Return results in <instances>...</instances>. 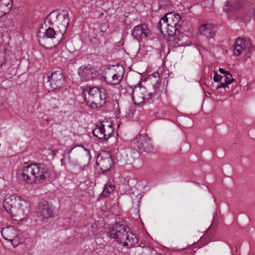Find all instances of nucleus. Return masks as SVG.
Wrapping results in <instances>:
<instances>
[{"instance_id": "f257e3e1", "label": "nucleus", "mask_w": 255, "mask_h": 255, "mask_svg": "<svg viewBox=\"0 0 255 255\" xmlns=\"http://www.w3.org/2000/svg\"><path fill=\"white\" fill-rule=\"evenodd\" d=\"M30 203L15 193L7 194L3 200V208L13 220L21 221L30 212Z\"/></svg>"}, {"instance_id": "f03ea898", "label": "nucleus", "mask_w": 255, "mask_h": 255, "mask_svg": "<svg viewBox=\"0 0 255 255\" xmlns=\"http://www.w3.org/2000/svg\"><path fill=\"white\" fill-rule=\"evenodd\" d=\"M47 174V169L40 164L27 165L23 167L21 170L23 180L31 185L43 182Z\"/></svg>"}, {"instance_id": "7ed1b4c3", "label": "nucleus", "mask_w": 255, "mask_h": 255, "mask_svg": "<svg viewBox=\"0 0 255 255\" xmlns=\"http://www.w3.org/2000/svg\"><path fill=\"white\" fill-rule=\"evenodd\" d=\"M83 95L87 105L93 109L100 108L106 102V93L102 87H87L83 90Z\"/></svg>"}, {"instance_id": "20e7f679", "label": "nucleus", "mask_w": 255, "mask_h": 255, "mask_svg": "<svg viewBox=\"0 0 255 255\" xmlns=\"http://www.w3.org/2000/svg\"><path fill=\"white\" fill-rule=\"evenodd\" d=\"M110 237L123 246L131 247L136 242V239L131 233L126 231L123 225L116 224L110 229Z\"/></svg>"}, {"instance_id": "39448f33", "label": "nucleus", "mask_w": 255, "mask_h": 255, "mask_svg": "<svg viewBox=\"0 0 255 255\" xmlns=\"http://www.w3.org/2000/svg\"><path fill=\"white\" fill-rule=\"evenodd\" d=\"M63 34L58 31H56L53 28L49 27L43 31L41 30L37 34L38 41L39 44L45 48L55 47L60 42Z\"/></svg>"}, {"instance_id": "423d86ee", "label": "nucleus", "mask_w": 255, "mask_h": 255, "mask_svg": "<svg viewBox=\"0 0 255 255\" xmlns=\"http://www.w3.org/2000/svg\"><path fill=\"white\" fill-rule=\"evenodd\" d=\"M46 21L53 27L59 29L58 32L62 34L66 31L70 22L68 13L67 11H53L47 16Z\"/></svg>"}, {"instance_id": "0eeeda50", "label": "nucleus", "mask_w": 255, "mask_h": 255, "mask_svg": "<svg viewBox=\"0 0 255 255\" xmlns=\"http://www.w3.org/2000/svg\"><path fill=\"white\" fill-rule=\"evenodd\" d=\"M114 131L111 122L104 121L97 124L93 130V135L101 140H106L110 137Z\"/></svg>"}, {"instance_id": "6e6552de", "label": "nucleus", "mask_w": 255, "mask_h": 255, "mask_svg": "<svg viewBox=\"0 0 255 255\" xmlns=\"http://www.w3.org/2000/svg\"><path fill=\"white\" fill-rule=\"evenodd\" d=\"M47 81L50 83V86L53 89H59L62 87L65 82V79L62 71L60 70L47 74Z\"/></svg>"}, {"instance_id": "1a4fd4ad", "label": "nucleus", "mask_w": 255, "mask_h": 255, "mask_svg": "<svg viewBox=\"0 0 255 255\" xmlns=\"http://www.w3.org/2000/svg\"><path fill=\"white\" fill-rule=\"evenodd\" d=\"M233 51L235 56L243 55L249 57L248 55L251 52V48L250 44L243 39L238 38L234 44Z\"/></svg>"}, {"instance_id": "9d476101", "label": "nucleus", "mask_w": 255, "mask_h": 255, "mask_svg": "<svg viewBox=\"0 0 255 255\" xmlns=\"http://www.w3.org/2000/svg\"><path fill=\"white\" fill-rule=\"evenodd\" d=\"M78 74L82 81H87L93 80L97 75L96 70L90 64L80 67Z\"/></svg>"}, {"instance_id": "9b49d317", "label": "nucleus", "mask_w": 255, "mask_h": 255, "mask_svg": "<svg viewBox=\"0 0 255 255\" xmlns=\"http://www.w3.org/2000/svg\"><path fill=\"white\" fill-rule=\"evenodd\" d=\"M96 164L103 171H108L113 164L111 154L108 152L100 154L97 158Z\"/></svg>"}, {"instance_id": "f8f14e48", "label": "nucleus", "mask_w": 255, "mask_h": 255, "mask_svg": "<svg viewBox=\"0 0 255 255\" xmlns=\"http://www.w3.org/2000/svg\"><path fill=\"white\" fill-rule=\"evenodd\" d=\"M20 231L17 230L13 227H8L3 228L1 233L3 238L6 241L11 243L12 245H17Z\"/></svg>"}, {"instance_id": "ddd939ff", "label": "nucleus", "mask_w": 255, "mask_h": 255, "mask_svg": "<svg viewBox=\"0 0 255 255\" xmlns=\"http://www.w3.org/2000/svg\"><path fill=\"white\" fill-rule=\"evenodd\" d=\"M37 212L43 219L52 218L54 217V208L48 202L43 201L39 204Z\"/></svg>"}, {"instance_id": "4468645a", "label": "nucleus", "mask_w": 255, "mask_h": 255, "mask_svg": "<svg viewBox=\"0 0 255 255\" xmlns=\"http://www.w3.org/2000/svg\"><path fill=\"white\" fill-rule=\"evenodd\" d=\"M136 139L137 147L140 150L150 152L153 150V146L146 134H140L137 136Z\"/></svg>"}, {"instance_id": "2eb2a0df", "label": "nucleus", "mask_w": 255, "mask_h": 255, "mask_svg": "<svg viewBox=\"0 0 255 255\" xmlns=\"http://www.w3.org/2000/svg\"><path fill=\"white\" fill-rule=\"evenodd\" d=\"M132 35L135 39L138 40L146 38L149 34V30L146 26L139 24L134 27L132 32Z\"/></svg>"}, {"instance_id": "dca6fc26", "label": "nucleus", "mask_w": 255, "mask_h": 255, "mask_svg": "<svg viewBox=\"0 0 255 255\" xmlns=\"http://www.w3.org/2000/svg\"><path fill=\"white\" fill-rule=\"evenodd\" d=\"M199 31L201 35L207 38L212 37L215 33L214 26L208 23L202 24L199 28Z\"/></svg>"}, {"instance_id": "f3484780", "label": "nucleus", "mask_w": 255, "mask_h": 255, "mask_svg": "<svg viewBox=\"0 0 255 255\" xmlns=\"http://www.w3.org/2000/svg\"><path fill=\"white\" fill-rule=\"evenodd\" d=\"M12 7V0H0V17L9 13Z\"/></svg>"}, {"instance_id": "a211bd4d", "label": "nucleus", "mask_w": 255, "mask_h": 255, "mask_svg": "<svg viewBox=\"0 0 255 255\" xmlns=\"http://www.w3.org/2000/svg\"><path fill=\"white\" fill-rule=\"evenodd\" d=\"M152 97V94L151 93H149L144 96L143 95L142 93L135 94L134 91H133L132 93L133 100H135L138 104H142L146 101L148 103L150 102V99Z\"/></svg>"}, {"instance_id": "6ab92c4d", "label": "nucleus", "mask_w": 255, "mask_h": 255, "mask_svg": "<svg viewBox=\"0 0 255 255\" xmlns=\"http://www.w3.org/2000/svg\"><path fill=\"white\" fill-rule=\"evenodd\" d=\"M166 18H168V22L170 24L177 26L181 19V17L179 14L169 13L165 15Z\"/></svg>"}, {"instance_id": "aec40b11", "label": "nucleus", "mask_w": 255, "mask_h": 255, "mask_svg": "<svg viewBox=\"0 0 255 255\" xmlns=\"http://www.w3.org/2000/svg\"><path fill=\"white\" fill-rule=\"evenodd\" d=\"M169 24H170L168 22V18H166L165 15L160 19L157 24L158 29L162 35H165L166 30Z\"/></svg>"}, {"instance_id": "412c9836", "label": "nucleus", "mask_w": 255, "mask_h": 255, "mask_svg": "<svg viewBox=\"0 0 255 255\" xmlns=\"http://www.w3.org/2000/svg\"><path fill=\"white\" fill-rule=\"evenodd\" d=\"M123 73L124 69L122 67H120L119 71H118L117 73H113L112 75V81L109 82V83L112 85L118 84L123 78Z\"/></svg>"}, {"instance_id": "4be33fe9", "label": "nucleus", "mask_w": 255, "mask_h": 255, "mask_svg": "<svg viewBox=\"0 0 255 255\" xmlns=\"http://www.w3.org/2000/svg\"><path fill=\"white\" fill-rule=\"evenodd\" d=\"M219 71L220 73L224 74L223 78H225L224 81L227 82V84H231L235 80L233 78L232 74L228 71L223 68H220Z\"/></svg>"}, {"instance_id": "5701e85b", "label": "nucleus", "mask_w": 255, "mask_h": 255, "mask_svg": "<svg viewBox=\"0 0 255 255\" xmlns=\"http://www.w3.org/2000/svg\"><path fill=\"white\" fill-rule=\"evenodd\" d=\"M136 194L134 192L131 193V198H132V203L135 206L138 207L140 202V200L143 196V194L141 193L136 192Z\"/></svg>"}, {"instance_id": "b1692460", "label": "nucleus", "mask_w": 255, "mask_h": 255, "mask_svg": "<svg viewBox=\"0 0 255 255\" xmlns=\"http://www.w3.org/2000/svg\"><path fill=\"white\" fill-rule=\"evenodd\" d=\"M177 27L171 24H169L167 26V29L164 36H172L176 32Z\"/></svg>"}, {"instance_id": "393cba45", "label": "nucleus", "mask_w": 255, "mask_h": 255, "mask_svg": "<svg viewBox=\"0 0 255 255\" xmlns=\"http://www.w3.org/2000/svg\"><path fill=\"white\" fill-rule=\"evenodd\" d=\"M240 3L237 0H231L228 1L226 7L229 6L231 9L236 10L240 7Z\"/></svg>"}, {"instance_id": "a878e982", "label": "nucleus", "mask_w": 255, "mask_h": 255, "mask_svg": "<svg viewBox=\"0 0 255 255\" xmlns=\"http://www.w3.org/2000/svg\"><path fill=\"white\" fill-rule=\"evenodd\" d=\"M115 190V186L113 185L111 183H107L105 185L104 189H103L104 192L105 191H110V190H112L114 191Z\"/></svg>"}, {"instance_id": "bb28decb", "label": "nucleus", "mask_w": 255, "mask_h": 255, "mask_svg": "<svg viewBox=\"0 0 255 255\" xmlns=\"http://www.w3.org/2000/svg\"><path fill=\"white\" fill-rule=\"evenodd\" d=\"M74 147H72L71 149L69 150H66L65 151L64 154V157L62 159V161L63 160H66L67 159L68 161L69 162L70 160V153H71V151L74 149Z\"/></svg>"}, {"instance_id": "cd10ccee", "label": "nucleus", "mask_w": 255, "mask_h": 255, "mask_svg": "<svg viewBox=\"0 0 255 255\" xmlns=\"http://www.w3.org/2000/svg\"><path fill=\"white\" fill-rule=\"evenodd\" d=\"M214 76L213 77V80L215 82H219L222 80V79L223 78V76H221L220 75H219L217 72L214 70Z\"/></svg>"}, {"instance_id": "c85d7f7f", "label": "nucleus", "mask_w": 255, "mask_h": 255, "mask_svg": "<svg viewBox=\"0 0 255 255\" xmlns=\"http://www.w3.org/2000/svg\"><path fill=\"white\" fill-rule=\"evenodd\" d=\"M229 84H227V82H224L220 83L219 85L217 86V89L221 88H225L227 87Z\"/></svg>"}, {"instance_id": "c756f323", "label": "nucleus", "mask_w": 255, "mask_h": 255, "mask_svg": "<svg viewBox=\"0 0 255 255\" xmlns=\"http://www.w3.org/2000/svg\"><path fill=\"white\" fill-rule=\"evenodd\" d=\"M86 150L87 151V156L88 157V161H87V165H88L89 163V160H90V159L91 158V156H90V151L89 150H88V149H86Z\"/></svg>"}, {"instance_id": "7c9ffc66", "label": "nucleus", "mask_w": 255, "mask_h": 255, "mask_svg": "<svg viewBox=\"0 0 255 255\" xmlns=\"http://www.w3.org/2000/svg\"><path fill=\"white\" fill-rule=\"evenodd\" d=\"M111 193V192H102L100 196H108Z\"/></svg>"}, {"instance_id": "2f4dec72", "label": "nucleus", "mask_w": 255, "mask_h": 255, "mask_svg": "<svg viewBox=\"0 0 255 255\" xmlns=\"http://www.w3.org/2000/svg\"><path fill=\"white\" fill-rule=\"evenodd\" d=\"M129 113L128 115V118H132L133 117L132 111L131 109H129Z\"/></svg>"}, {"instance_id": "473e14b6", "label": "nucleus", "mask_w": 255, "mask_h": 255, "mask_svg": "<svg viewBox=\"0 0 255 255\" xmlns=\"http://www.w3.org/2000/svg\"><path fill=\"white\" fill-rule=\"evenodd\" d=\"M4 61L3 59H0V66H1L4 64Z\"/></svg>"}, {"instance_id": "72a5a7b5", "label": "nucleus", "mask_w": 255, "mask_h": 255, "mask_svg": "<svg viewBox=\"0 0 255 255\" xmlns=\"http://www.w3.org/2000/svg\"><path fill=\"white\" fill-rule=\"evenodd\" d=\"M202 189L204 190H208L209 188L207 186H203V188H202Z\"/></svg>"}, {"instance_id": "f704fd0d", "label": "nucleus", "mask_w": 255, "mask_h": 255, "mask_svg": "<svg viewBox=\"0 0 255 255\" xmlns=\"http://www.w3.org/2000/svg\"><path fill=\"white\" fill-rule=\"evenodd\" d=\"M87 165H87V163H86V164H85V165H84L83 168H81V167H80V169H84V168L86 167Z\"/></svg>"}, {"instance_id": "c9c22d12", "label": "nucleus", "mask_w": 255, "mask_h": 255, "mask_svg": "<svg viewBox=\"0 0 255 255\" xmlns=\"http://www.w3.org/2000/svg\"><path fill=\"white\" fill-rule=\"evenodd\" d=\"M224 9H225V10H226L227 11V12H228V9L227 8L225 7Z\"/></svg>"}]
</instances>
